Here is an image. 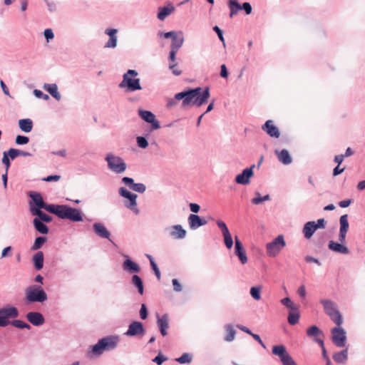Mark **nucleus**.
Wrapping results in <instances>:
<instances>
[{
  "mask_svg": "<svg viewBox=\"0 0 365 365\" xmlns=\"http://www.w3.org/2000/svg\"><path fill=\"white\" fill-rule=\"evenodd\" d=\"M209 97V87L205 88L203 91L201 87L188 88L176 93L173 98L168 99L167 101V107L172 108L177 104L178 101L182 100L181 106L183 108H186L190 106H195L199 108L207 101Z\"/></svg>",
  "mask_w": 365,
  "mask_h": 365,
  "instance_id": "1",
  "label": "nucleus"
},
{
  "mask_svg": "<svg viewBox=\"0 0 365 365\" xmlns=\"http://www.w3.org/2000/svg\"><path fill=\"white\" fill-rule=\"evenodd\" d=\"M120 341L118 335H109L99 339L98 343L93 346V355H101L104 351L115 349Z\"/></svg>",
  "mask_w": 365,
  "mask_h": 365,
  "instance_id": "2",
  "label": "nucleus"
},
{
  "mask_svg": "<svg viewBox=\"0 0 365 365\" xmlns=\"http://www.w3.org/2000/svg\"><path fill=\"white\" fill-rule=\"evenodd\" d=\"M138 75L137 71L128 69L123 76V80L119 83L120 88L125 89L126 92L133 93L142 90L140 78H135Z\"/></svg>",
  "mask_w": 365,
  "mask_h": 365,
  "instance_id": "3",
  "label": "nucleus"
},
{
  "mask_svg": "<svg viewBox=\"0 0 365 365\" xmlns=\"http://www.w3.org/2000/svg\"><path fill=\"white\" fill-rule=\"evenodd\" d=\"M48 299V295L42 287L33 284L25 289L24 300L28 304L43 303Z\"/></svg>",
  "mask_w": 365,
  "mask_h": 365,
  "instance_id": "4",
  "label": "nucleus"
},
{
  "mask_svg": "<svg viewBox=\"0 0 365 365\" xmlns=\"http://www.w3.org/2000/svg\"><path fill=\"white\" fill-rule=\"evenodd\" d=\"M105 160L108 169L115 174H122L126 170L127 165L120 156L108 153L105 157Z\"/></svg>",
  "mask_w": 365,
  "mask_h": 365,
  "instance_id": "5",
  "label": "nucleus"
},
{
  "mask_svg": "<svg viewBox=\"0 0 365 365\" xmlns=\"http://www.w3.org/2000/svg\"><path fill=\"white\" fill-rule=\"evenodd\" d=\"M324 312L330 317V319L337 325L341 326L343 318L340 312L337 309V306L334 302L331 299H320Z\"/></svg>",
  "mask_w": 365,
  "mask_h": 365,
  "instance_id": "6",
  "label": "nucleus"
},
{
  "mask_svg": "<svg viewBox=\"0 0 365 365\" xmlns=\"http://www.w3.org/2000/svg\"><path fill=\"white\" fill-rule=\"evenodd\" d=\"M118 194L126 200L124 202L125 206L133 211L135 215L140 213V210L137 206V197L138 195L129 190L124 187H120L118 189Z\"/></svg>",
  "mask_w": 365,
  "mask_h": 365,
  "instance_id": "7",
  "label": "nucleus"
},
{
  "mask_svg": "<svg viewBox=\"0 0 365 365\" xmlns=\"http://www.w3.org/2000/svg\"><path fill=\"white\" fill-rule=\"evenodd\" d=\"M59 218L63 220H69L70 221L75 222L83 221L81 212L77 208L71 207L66 205H62Z\"/></svg>",
  "mask_w": 365,
  "mask_h": 365,
  "instance_id": "8",
  "label": "nucleus"
},
{
  "mask_svg": "<svg viewBox=\"0 0 365 365\" xmlns=\"http://www.w3.org/2000/svg\"><path fill=\"white\" fill-rule=\"evenodd\" d=\"M286 242L284 236L280 235L274 238L272 242L266 245L267 254L269 257H276L280 251L285 247Z\"/></svg>",
  "mask_w": 365,
  "mask_h": 365,
  "instance_id": "9",
  "label": "nucleus"
},
{
  "mask_svg": "<svg viewBox=\"0 0 365 365\" xmlns=\"http://www.w3.org/2000/svg\"><path fill=\"white\" fill-rule=\"evenodd\" d=\"M272 352L277 356L283 365H297L293 358L287 352L285 346L282 344L275 345L272 347Z\"/></svg>",
  "mask_w": 365,
  "mask_h": 365,
  "instance_id": "10",
  "label": "nucleus"
},
{
  "mask_svg": "<svg viewBox=\"0 0 365 365\" xmlns=\"http://www.w3.org/2000/svg\"><path fill=\"white\" fill-rule=\"evenodd\" d=\"M19 315V310L13 306L4 307L0 309V327H5L10 323L9 319L16 318Z\"/></svg>",
  "mask_w": 365,
  "mask_h": 365,
  "instance_id": "11",
  "label": "nucleus"
},
{
  "mask_svg": "<svg viewBox=\"0 0 365 365\" xmlns=\"http://www.w3.org/2000/svg\"><path fill=\"white\" fill-rule=\"evenodd\" d=\"M331 333L332 342L337 347H344L346 343V334L345 330L341 326H337L331 329Z\"/></svg>",
  "mask_w": 365,
  "mask_h": 365,
  "instance_id": "12",
  "label": "nucleus"
},
{
  "mask_svg": "<svg viewBox=\"0 0 365 365\" xmlns=\"http://www.w3.org/2000/svg\"><path fill=\"white\" fill-rule=\"evenodd\" d=\"M138 113L141 119L148 123H150L151 130H158L160 128V122L151 111L139 109Z\"/></svg>",
  "mask_w": 365,
  "mask_h": 365,
  "instance_id": "13",
  "label": "nucleus"
},
{
  "mask_svg": "<svg viewBox=\"0 0 365 365\" xmlns=\"http://www.w3.org/2000/svg\"><path fill=\"white\" fill-rule=\"evenodd\" d=\"M31 201L29 203L30 205V212L32 214V210H39L44 208L46 202H44L41 195L39 192H30L29 194Z\"/></svg>",
  "mask_w": 365,
  "mask_h": 365,
  "instance_id": "14",
  "label": "nucleus"
},
{
  "mask_svg": "<svg viewBox=\"0 0 365 365\" xmlns=\"http://www.w3.org/2000/svg\"><path fill=\"white\" fill-rule=\"evenodd\" d=\"M145 328L140 322L134 321L131 322L128 328V330L124 333L128 336H143L145 334Z\"/></svg>",
  "mask_w": 365,
  "mask_h": 365,
  "instance_id": "15",
  "label": "nucleus"
},
{
  "mask_svg": "<svg viewBox=\"0 0 365 365\" xmlns=\"http://www.w3.org/2000/svg\"><path fill=\"white\" fill-rule=\"evenodd\" d=\"M93 230L95 234L101 239H106L113 245H115V242L111 240L110 232L106 227V226L101 222H96L93 224Z\"/></svg>",
  "mask_w": 365,
  "mask_h": 365,
  "instance_id": "16",
  "label": "nucleus"
},
{
  "mask_svg": "<svg viewBox=\"0 0 365 365\" xmlns=\"http://www.w3.org/2000/svg\"><path fill=\"white\" fill-rule=\"evenodd\" d=\"M235 254L242 264L247 262V257L242 242L237 236L235 237Z\"/></svg>",
  "mask_w": 365,
  "mask_h": 365,
  "instance_id": "17",
  "label": "nucleus"
},
{
  "mask_svg": "<svg viewBox=\"0 0 365 365\" xmlns=\"http://www.w3.org/2000/svg\"><path fill=\"white\" fill-rule=\"evenodd\" d=\"M124 257L125 259L122 264L123 269L130 274L139 273L141 270L140 265L132 260L128 255H125Z\"/></svg>",
  "mask_w": 365,
  "mask_h": 365,
  "instance_id": "18",
  "label": "nucleus"
},
{
  "mask_svg": "<svg viewBox=\"0 0 365 365\" xmlns=\"http://www.w3.org/2000/svg\"><path fill=\"white\" fill-rule=\"evenodd\" d=\"M255 165H252L250 168H247L242 170V172L237 175L235 178V182L240 185H247L250 182V179L253 176V168Z\"/></svg>",
  "mask_w": 365,
  "mask_h": 365,
  "instance_id": "19",
  "label": "nucleus"
},
{
  "mask_svg": "<svg viewBox=\"0 0 365 365\" xmlns=\"http://www.w3.org/2000/svg\"><path fill=\"white\" fill-rule=\"evenodd\" d=\"M27 321L35 327H40L45 322L43 315L39 312H29L26 314Z\"/></svg>",
  "mask_w": 365,
  "mask_h": 365,
  "instance_id": "20",
  "label": "nucleus"
},
{
  "mask_svg": "<svg viewBox=\"0 0 365 365\" xmlns=\"http://www.w3.org/2000/svg\"><path fill=\"white\" fill-rule=\"evenodd\" d=\"M190 229L195 230L199 227L207 225V221L197 215L190 214L187 218Z\"/></svg>",
  "mask_w": 365,
  "mask_h": 365,
  "instance_id": "21",
  "label": "nucleus"
},
{
  "mask_svg": "<svg viewBox=\"0 0 365 365\" xmlns=\"http://www.w3.org/2000/svg\"><path fill=\"white\" fill-rule=\"evenodd\" d=\"M262 129L272 138H278L280 136V132L272 120H267L262 126Z\"/></svg>",
  "mask_w": 365,
  "mask_h": 365,
  "instance_id": "22",
  "label": "nucleus"
},
{
  "mask_svg": "<svg viewBox=\"0 0 365 365\" xmlns=\"http://www.w3.org/2000/svg\"><path fill=\"white\" fill-rule=\"evenodd\" d=\"M157 325L163 336L168 334L167 329L169 328V317L168 314H164L161 317L157 314Z\"/></svg>",
  "mask_w": 365,
  "mask_h": 365,
  "instance_id": "23",
  "label": "nucleus"
},
{
  "mask_svg": "<svg viewBox=\"0 0 365 365\" xmlns=\"http://www.w3.org/2000/svg\"><path fill=\"white\" fill-rule=\"evenodd\" d=\"M170 236L175 240L184 239L186 236V230L180 225L170 227Z\"/></svg>",
  "mask_w": 365,
  "mask_h": 365,
  "instance_id": "24",
  "label": "nucleus"
},
{
  "mask_svg": "<svg viewBox=\"0 0 365 365\" xmlns=\"http://www.w3.org/2000/svg\"><path fill=\"white\" fill-rule=\"evenodd\" d=\"M118 29L108 28L105 30V34L109 36V40L106 43L105 48H114L117 46V36Z\"/></svg>",
  "mask_w": 365,
  "mask_h": 365,
  "instance_id": "25",
  "label": "nucleus"
},
{
  "mask_svg": "<svg viewBox=\"0 0 365 365\" xmlns=\"http://www.w3.org/2000/svg\"><path fill=\"white\" fill-rule=\"evenodd\" d=\"M328 247L333 252L347 255L349 253V248L344 245L342 243L336 242L334 241H330L328 245Z\"/></svg>",
  "mask_w": 365,
  "mask_h": 365,
  "instance_id": "26",
  "label": "nucleus"
},
{
  "mask_svg": "<svg viewBox=\"0 0 365 365\" xmlns=\"http://www.w3.org/2000/svg\"><path fill=\"white\" fill-rule=\"evenodd\" d=\"M316 231L317 227L315 226L314 221H309L304 225L302 233L304 238L307 240L310 239Z\"/></svg>",
  "mask_w": 365,
  "mask_h": 365,
  "instance_id": "27",
  "label": "nucleus"
},
{
  "mask_svg": "<svg viewBox=\"0 0 365 365\" xmlns=\"http://www.w3.org/2000/svg\"><path fill=\"white\" fill-rule=\"evenodd\" d=\"M275 154L277 156L278 160L282 164L289 165L292 163V158L287 150H275Z\"/></svg>",
  "mask_w": 365,
  "mask_h": 365,
  "instance_id": "28",
  "label": "nucleus"
},
{
  "mask_svg": "<svg viewBox=\"0 0 365 365\" xmlns=\"http://www.w3.org/2000/svg\"><path fill=\"white\" fill-rule=\"evenodd\" d=\"M174 11L175 7L173 6L172 4L169 3L167 6H160L158 8V13L157 17L159 20L163 21Z\"/></svg>",
  "mask_w": 365,
  "mask_h": 365,
  "instance_id": "29",
  "label": "nucleus"
},
{
  "mask_svg": "<svg viewBox=\"0 0 365 365\" xmlns=\"http://www.w3.org/2000/svg\"><path fill=\"white\" fill-rule=\"evenodd\" d=\"M43 89L48 92L56 100L60 101L61 96L58 91V86L56 83H44Z\"/></svg>",
  "mask_w": 365,
  "mask_h": 365,
  "instance_id": "30",
  "label": "nucleus"
},
{
  "mask_svg": "<svg viewBox=\"0 0 365 365\" xmlns=\"http://www.w3.org/2000/svg\"><path fill=\"white\" fill-rule=\"evenodd\" d=\"M43 253L41 251H38L32 257V262L34 269L37 271L41 269L43 267Z\"/></svg>",
  "mask_w": 365,
  "mask_h": 365,
  "instance_id": "31",
  "label": "nucleus"
},
{
  "mask_svg": "<svg viewBox=\"0 0 365 365\" xmlns=\"http://www.w3.org/2000/svg\"><path fill=\"white\" fill-rule=\"evenodd\" d=\"M32 215L35 216L34 219H36L37 220H40L41 222L48 223L51 222L53 220L52 217L42 210H32Z\"/></svg>",
  "mask_w": 365,
  "mask_h": 365,
  "instance_id": "32",
  "label": "nucleus"
},
{
  "mask_svg": "<svg viewBox=\"0 0 365 365\" xmlns=\"http://www.w3.org/2000/svg\"><path fill=\"white\" fill-rule=\"evenodd\" d=\"M131 284L138 290V292L143 295L144 294V284L143 279L138 274H133L131 277Z\"/></svg>",
  "mask_w": 365,
  "mask_h": 365,
  "instance_id": "33",
  "label": "nucleus"
},
{
  "mask_svg": "<svg viewBox=\"0 0 365 365\" xmlns=\"http://www.w3.org/2000/svg\"><path fill=\"white\" fill-rule=\"evenodd\" d=\"M334 361L338 364H344L348 359V349L346 348L340 351L336 352L332 356Z\"/></svg>",
  "mask_w": 365,
  "mask_h": 365,
  "instance_id": "34",
  "label": "nucleus"
},
{
  "mask_svg": "<svg viewBox=\"0 0 365 365\" xmlns=\"http://www.w3.org/2000/svg\"><path fill=\"white\" fill-rule=\"evenodd\" d=\"M19 128L25 133H29L32 130L34 124L30 118H23L19 120Z\"/></svg>",
  "mask_w": 365,
  "mask_h": 365,
  "instance_id": "35",
  "label": "nucleus"
},
{
  "mask_svg": "<svg viewBox=\"0 0 365 365\" xmlns=\"http://www.w3.org/2000/svg\"><path fill=\"white\" fill-rule=\"evenodd\" d=\"M45 223L46 222H41L36 219L33 220V225L35 230L41 235H46L49 232V228Z\"/></svg>",
  "mask_w": 365,
  "mask_h": 365,
  "instance_id": "36",
  "label": "nucleus"
},
{
  "mask_svg": "<svg viewBox=\"0 0 365 365\" xmlns=\"http://www.w3.org/2000/svg\"><path fill=\"white\" fill-rule=\"evenodd\" d=\"M170 45V50H174L178 51V50L182 47L183 42H184V38L182 36V33H180V36H176L173 38Z\"/></svg>",
  "mask_w": 365,
  "mask_h": 365,
  "instance_id": "37",
  "label": "nucleus"
},
{
  "mask_svg": "<svg viewBox=\"0 0 365 365\" xmlns=\"http://www.w3.org/2000/svg\"><path fill=\"white\" fill-rule=\"evenodd\" d=\"M227 5L230 10V17L231 18L236 15L242 8V4H240L237 0H229Z\"/></svg>",
  "mask_w": 365,
  "mask_h": 365,
  "instance_id": "38",
  "label": "nucleus"
},
{
  "mask_svg": "<svg viewBox=\"0 0 365 365\" xmlns=\"http://www.w3.org/2000/svg\"><path fill=\"white\" fill-rule=\"evenodd\" d=\"M307 335L310 338L316 339L319 336H324L323 331L316 325H312L307 329Z\"/></svg>",
  "mask_w": 365,
  "mask_h": 365,
  "instance_id": "39",
  "label": "nucleus"
},
{
  "mask_svg": "<svg viewBox=\"0 0 365 365\" xmlns=\"http://www.w3.org/2000/svg\"><path fill=\"white\" fill-rule=\"evenodd\" d=\"M61 208L62 205L48 204L46 202L43 210L50 213L54 214L59 217Z\"/></svg>",
  "mask_w": 365,
  "mask_h": 365,
  "instance_id": "40",
  "label": "nucleus"
},
{
  "mask_svg": "<svg viewBox=\"0 0 365 365\" xmlns=\"http://www.w3.org/2000/svg\"><path fill=\"white\" fill-rule=\"evenodd\" d=\"M225 329L227 332V334L225 336V341L228 342L232 341L235 339L236 334V331L233 326L232 324H226L225 326Z\"/></svg>",
  "mask_w": 365,
  "mask_h": 365,
  "instance_id": "41",
  "label": "nucleus"
},
{
  "mask_svg": "<svg viewBox=\"0 0 365 365\" xmlns=\"http://www.w3.org/2000/svg\"><path fill=\"white\" fill-rule=\"evenodd\" d=\"M299 317H300V314H299L298 309L296 311H293V310L290 309L289 314H288V317H287L288 323L290 325H295L299 322Z\"/></svg>",
  "mask_w": 365,
  "mask_h": 365,
  "instance_id": "42",
  "label": "nucleus"
},
{
  "mask_svg": "<svg viewBox=\"0 0 365 365\" xmlns=\"http://www.w3.org/2000/svg\"><path fill=\"white\" fill-rule=\"evenodd\" d=\"M48 240V238L44 236H38L36 237L33 245L31 246V250H38L42 247L43 244Z\"/></svg>",
  "mask_w": 365,
  "mask_h": 365,
  "instance_id": "43",
  "label": "nucleus"
},
{
  "mask_svg": "<svg viewBox=\"0 0 365 365\" xmlns=\"http://www.w3.org/2000/svg\"><path fill=\"white\" fill-rule=\"evenodd\" d=\"M9 324H11L12 326L16 327V328H19V329H31V326L29 324L25 322H23L20 319H14V320H12L11 322H10Z\"/></svg>",
  "mask_w": 365,
  "mask_h": 365,
  "instance_id": "44",
  "label": "nucleus"
},
{
  "mask_svg": "<svg viewBox=\"0 0 365 365\" xmlns=\"http://www.w3.org/2000/svg\"><path fill=\"white\" fill-rule=\"evenodd\" d=\"M261 290L262 286L252 287L250 292V295L254 299L258 301L261 299Z\"/></svg>",
  "mask_w": 365,
  "mask_h": 365,
  "instance_id": "45",
  "label": "nucleus"
},
{
  "mask_svg": "<svg viewBox=\"0 0 365 365\" xmlns=\"http://www.w3.org/2000/svg\"><path fill=\"white\" fill-rule=\"evenodd\" d=\"M340 223V231H346L347 232L349 230V222H348V215L345 214L340 217L339 218Z\"/></svg>",
  "mask_w": 365,
  "mask_h": 365,
  "instance_id": "46",
  "label": "nucleus"
},
{
  "mask_svg": "<svg viewBox=\"0 0 365 365\" xmlns=\"http://www.w3.org/2000/svg\"><path fill=\"white\" fill-rule=\"evenodd\" d=\"M192 360V356L190 353H184L180 357L175 359V361L180 364H189Z\"/></svg>",
  "mask_w": 365,
  "mask_h": 365,
  "instance_id": "47",
  "label": "nucleus"
},
{
  "mask_svg": "<svg viewBox=\"0 0 365 365\" xmlns=\"http://www.w3.org/2000/svg\"><path fill=\"white\" fill-rule=\"evenodd\" d=\"M281 303L287 307V308L290 309L291 310L296 311L299 309L298 306L295 305L289 297H285L281 300Z\"/></svg>",
  "mask_w": 365,
  "mask_h": 365,
  "instance_id": "48",
  "label": "nucleus"
},
{
  "mask_svg": "<svg viewBox=\"0 0 365 365\" xmlns=\"http://www.w3.org/2000/svg\"><path fill=\"white\" fill-rule=\"evenodd\" d=\"M136 142L138 146L143 149H145L149 145L148 140L144 136H138L136 138Z\"/></svg>",
  "mask_w": 365,
  "mask_h": 365,
  "instance_id": "49",
  "label": "nucleus"
},
{
  "mask_svg": "<svg viewBox=\"0 0 365 365\" xmlns=\"http://www.w3.org/2000/svg\"><path fill=\"white\" fill-rule=\"evenodd\" d=\"M11 160H14L19 156V150L16 148H10L7 151L4 152Z\"/></svg>",
  "mask_w": 365,
  "mask_h": 365,
  "instance_id": "50",
  "label": "nucleus"
},
{
  "mask_svg": "<svg viewBox=\"0 0 365 365\" xmlns=\"http://www.w3.org/2000/svg\"><path fill=\"white\" fill-rule=\"evenodd\" d=\"M223 237H224V242H225L226 247L229 250L231 249L233 246V240H232L230 232H229L227 234L225 233V235H223Z\"/></svg>",
  "mask_w": 365,
  "mask_h": 365,
  "instance_id": "51",
  "label": "nucleus"
},
{
  "mask_svg": "<svg viewBox=\"0 0 365 365\" xmlns=\"http://www.w3.org/2000/svg\"><path fill=\"white\" fill-rule=\"evenodd\" d=\"M29 142V138L25 135H18L16 137L15 143L17 145H26Z\"/></svg>",
  "mask_w": 365,
  "mask_h": 365,
  "instance_id": "52",
  "label": "nucleus"
},
{
  "mask_svg": "<svg viewBox=\"0 0 365 365\" xmlns=\"http://www.w3.org/2000/svg\"><path fill=\"white\" fill-rule=\"evenodd\" d=\"M168 358L165 356L161 352H159L158 355L152 359V361L157 364L158 365H161L163 362L166 361Z\"/></svg>",
  "mask_w": 365,
  "mask_h": 365,
  "instance_id": "53",
  "label": "nucleus"
},
{
  "mask_svg": "<svg viewBox=\"0 0 365 365\" xmlns=\"http://www.w3.org/2000/svg\"><path fill=\"white\" fill-rule=\"evenodd\" d=\"M177 33L175 31H168V32H163L161 31H159L158 32V36L160 38H173L176 36Z\"/></svg>",
  "mask_w": 365,
  "mask_h": 365,
  "instance_id": "54",
  "label": "nucleus"
},
{
  "mask_svg": "<svg viewBox=\"0 0 365 365\" xmlns=\"http://www.w3.org/2000/svg\"><path fill=\"white\" fill-rule=\"evenodd\" d=\"M121 182L125 185L128 186L130 190H133V185H135L134 180L130 177H123L121 179Z\"/></svg>",
  "mask_w": 365,
  "mask_h": 365,
  "instance_id": "55",
  "label": "nucleus"
},
{
  "mask_svg": "<svg viewBox=\"0 0 365 365\" xmlns=\"http://www.w3.org/2000/svg\"><path fill=\"white\" fill-rule=\"evenodd\" d=\"M132 190L139 193H144L146 190V186L141 182L135 183Z\"/></svg>",
  "mask_w": 365,
  "mask_h": 365,
  "instance_id": "56",
  "label": "nucleus"
},
{
  "mask_svg": "<svg viewBox=\"0 0 365 365\" xmlns=\"http://www.w3.org/2000/svg\"><path fill=\"white\" fill-rule=\"evenodd\" d=\"M34 95L37 98H42L45 101H47L49 99V96L48 94H45L43 93L40 90H38V89H34Z\"/></svg>",
  "mask_w": 365,
  "mask_h": 365,
  "instance_id": "57",
  "label": "nucleus"
},
{
  "mask_svg": "<svg viewBox=\"0 0 365 365\" xmlns=\"http://www.w3.org/2000/svg\"><path fill=\"white\" fill-rule=\"evenodd\" d=\"M216 223L217 227L221 230L222 235H225V233L227 234L230 232L229 229L227 228L225 222L222 220H217Z\"/></svg>",
  "mask_w": 365,
  "mask_h": 365,
  "instance_id": "58",
  "label": "nucleus"
},
{
  "mask_svg": "<svg viewBox=\"0 0 365 365\" xmlns=\"http://www.w3.org/2000/svg\"><path fill=\"white\" fill-rule=\"evenodd\" d=\"M213 31L217 34L219 39L222 42L223 45L225 46V41L222 29L219 26H215L213 27Z\"/></svg>",
  "mask_w": 365,
  "mask_h": 365,
  "instance_id": "59",
  "label": "nucleus"
},
{
  "mask_svg": "<svg viewBox=\"0 0 365 365\" xmlns=\"http://www.w3.org/2000/svg\"><path fill=\"white\" fill-rule=\"evenodd\" d=\"M43 35L47 42H49L54 38V34L51 29H46L43 31Z\"/></svg>",
  "mask_w": 365,
  "mask_h": 365,
  "instance_id": "60",
  "label": "nucleus"
},
{
  "mask_svg": "<svg viewBox=\"0 0 365 365\" xmlns=\"http://www.w3.org/2000/svg\"><path fill=\"white\" fill-rule=\"evenodd\" d=\"M150 267H151L152 269L153 270L154 274L156 276V277L158 278V279H160V277H161L160 272V269L155 261L151 260Z\"/></svg>",
  "mask_w": 365,
  "mask_h": 365,
  "instance_id": "61",
  "label": "nucleus"
},
{
  "mask_svg": "<svg viewBox=\"0 0 365 365\" xmlns=\"http://www.w3.org/2000/svg\"><path fill=\"white\" fill-rule=\"evenodd\" d=\"M148 315V312L147 307L145 304H142L140 309V317L142 319L144 320V319H147Z\"/></svg>",
  "mask_w": 365,
  "mask_h": 365,
  "instance_id": "62",
  "label": "nucleus"
},
{
  "mask_svg": "<svg viewBox=\"0 0 365 365\" xmlns=\"http://www.w3.org/2000/svg\"><path fill=\"white\" fill-rule=\"evenodd\" d=\"M172 284L175 292H180L182 290V286L177 279H173L172 280Z\"/></svg>",
  "mask_w": 365,
  "mask_h": 365,
  "instance_id": "63",
  "label": "nucleus"
},
{
  "mask_svg": "<svg viewBox=\"0 0 365 365\" xmlns=\"http://www.w3.org/2000/svg\"><path fill=\"white\" fill-rule=\"evenodd\" d=\"M241 10H244L245 14L247 15H249L252 13V8L251 4L249 2H244L242 4Z\"/></svg>",
  "mask_w": 365,
  "mask_h": 365,
  "instance_id": "64",
  "label": "nucleus"
}]
</instances>
